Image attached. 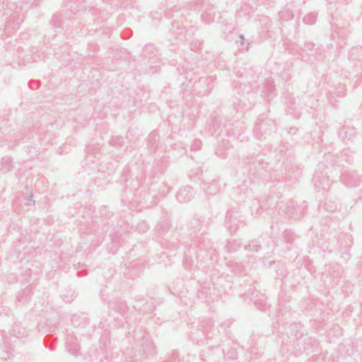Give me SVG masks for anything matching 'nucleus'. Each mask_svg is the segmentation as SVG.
I'll use <instances>...</instances> for the list:
<instances>
[{
	"instance_id": "obj_1",
	"label": "nucleus",
	"mask_w": 362,
	"mask_h": 362,
	"mask_svg": "<svg viewBox=\"0 0 362 362\" xmlns=\"http://www.w3.org/2000/svg\"><path fill=\"white\" fill-rule=\"evenodd\" d=\"M319 341L308 334L305 333L302 327L294 324L291 325V336L288 337L287 341L282 342L281 351L283 354H306L314 352L319 348Z\"/></svg>"
},
{
	"instance_id": "obj_2",
	"label": "nucleus",
	"mask_w": 362,
	"mask_h": 362,
	"mask_svg": "<svg viewBox=\"0 0 362 362\" xmlns=\"http://www.w3.org/2000/svg\"><path fill=\"white\" fill-rule=\"evenodd\" d=\"M250 179V184L259 180H277L275 172H272L268 163L264 162L259 155L249 153L241 160Z\"/></svg>"
},
{
	"instance_id": "obj_3",
	"label": "nucleus",
	"mask_w": 362,
	"mask_h": 362,
	"mask_svg": "<svg viewBox=\"0 0 362 362\" xmlns=\"http://www.w3.org/2000/svg\"><path fill=\"white\" fill-rule=\"evenodd\" d=\"M317 246L323 252H332L337 251L341 255V258L347 261L350 257L349 250L353 243L351 235L341 233L338 235H332L327 238L325 235H320L318 238L316 236Z\"/></svg>"
},
{
	"instance_id": "obj_4",
	"label": "nucleus",
	"mask_w": 362,
	"mask_h": 362,
	"mask_svg": "<svg viewBox=\"0 0 362 362\" xmlns=\"http://www.w3.org/2000/svg\"><path fill=\"white\" fill-rule=\"evenodd\" d=\"M226 127V120L223 122V117L216 112L211 115L205 127V130L209 134L216 135L217 141L222 142L221 144H218L216 149V154L221 158L226 156V151L229 148V140L223 137L225 136Z\"/></svg>"
},
{
	"instance_id": "obj_5",
	"label": "nucleus",
	"mask_w": 362,
	"mask_h": 362,
	"mask_svg": "<svg viewBox=\"0 0 362 362\" xmlns=\"http://www.w3.org/2000/svg\"><path fill=\"white\" fill-rule=\"evenodd\" d=\"M226 127V120L223 122V117L216 112L211 115L205 127V130L209 134L216 135L217 141L222 142L221 144H218L216 149V154L221 158L226 156V151L229 148V140L223 137L225 136Z\"/></svg>"
},
{
	"instance_id": "obj_6",
	"label": "nucleus",
	"mask_w": 362,
	"mask_h": 362,
	"mask_svg": "<svg viewBox=\"0 0 362 362\" xmlns=\"http://www.w3.org/2000/svg\"><path fill=\"white\" fill-rule=\"evenodd\" d=\"M170 229V220L167 218H162L158 221L155 227V232L160 245L164 249L174 251L179 247V240L172 235L173 231Z\"/></svg>"
},
{
	"instance_id": "obj_7",
	"label": "nucleus",
	"mask_w": 362,
	"mask_h": 362,
	"mask_svg": "<svg viewBox=\"0 0 362 362\" xmlns=\"http://www.w3.org/2000/svg\"><path fill=\"white\" fill-rule=\"evenodd\" d=\"M135 346L132 347L134 354L129 356L131 360L126 362H138V359L132 360V358H148L156 354V346L149 335L146 333L134 332Z\"/></svg>"
},
{
	"instance_id": "obj_8",
	"label": "nucleus",
	"mask_w": 362,
	"mask_h": 362,
	"mask_svg": "<svg viewBox=\"0 0 362 362\" xmlns=\"http://www.w3.org/2000/svg\"><path fill=\"white\" fill-rule=\"evenodd\" d=\"M189 253L193 254L198 262L202 263L211 259L216 255V250L213 248L211 240L205 238H197L194 240L187 248Z\"/></svg>"
},
{
	"instance_id": "obj_9",
	"label": "nucleus",
	"mask_w": 362,
	"mask_h": 362,
	"mask_svg": "<svg viewBox=\"0 0 362 362\" xmlns=\"http://www.w3.org/2000/svg\"><path fill=\"white\" fill-rule=\"evenodd\" d=\"M322 164L325 165L327 171L325 173L315 171L312 179L313 185L318 190L320 189V187L322 185H329V174H331L332 171L336 170L339 168L337 162L336 156L330 153L325 154L324 162Z\"/></svg>"
},
{
	"instance_id": "obj_10",
	"label": "nucleus",
	"mask_w": 362,
	"mask_h": 362,
	"mask_svg": "<svg viewBox=\"0 0 362 362\" xmlns=\"http://www.w3.org/2000/svg\"><path fill=\"white\" fill-rule=\"evenodd\" d=\"M269 110L261 114L256 122L253 134L257 139H262L266 135H270L276 131V123L274 119L269 118Z\"/></svg>"
},
{
	"instance_id": "obj_11",
	"label": "nucleus",
	"mask_w": 362,
	"mask_h": 362,
	"mask_svg": "<svg viewBox=\"0 0 362 362\" xmlns=\"http://www.w3.org/2000/svg\"><path fill=\"white\" fill-rule=\"evenodd\" d=\"M142 173L135 186V188L139 186L140 181L148 174L150 177L156 176L158 174H163L167 169L168 165V158L165 156L158 155L154 159L153 166L148 168L149 165L141 163ZM137 178L139 175L136 176Z\"/></svg>"
},
{
	"instance_id": "obj_12",
	"label": "nucleus",
	"mask_w": 362,
	"mask_h": 362,
	"mask_svg": "<svg viewBox=\"0 0 362 362\" xmlns=\"http://www.w3.org/2000/svg\"><path fill=\"white\" fill-rule=\"evenodd\" d=\"M343 273L344 269L340 264H327L322 273V280L325 286L334 287L339 284Z\"/></svg>"
},
{
	"instance_id": "obj_13",
	"label": "nucleus",
	"mask_w": 362,
	"mask_h": 362,
	"mask_svg": "<svg viewBox=\"0 0 362 362\" xmlns=\"http://www.w3.org/2000/svg\"><path fill=\"white\" fill-rule=\"evenodd\" d=\"M225 225L230 233L233 235L239 228L245 227L246 222L237 209H230L226 214Z\"/></svg>"
},
{
	"instance_id": "obj_14",
	"label": "nucleus",
	"mask_w": 362,
	"mask_h": 362,
	"mask_svg": "<svg viewBox=\"0 0 362 362\" xmlns=\"http://www.w3.org/2000/svg\"><path fill=\"white\" fill-rule=\"evenodd\" d=\"M244 301L247 304H253L255 307L262 311H265L268 305L264 294L258 291L255 288H250L244 295Z\"/></svg>"
},
{
	"instance_id": "obj_15",
	"label": "nucleus",
	"mask_w": 362,
	"mask_h": 362,
	"mask_svg": "<svg viewBox=\"0 0 362 362\" xmlns=\"http://www.w3.org/2000/svg\"><path fill=\"white\" fill-rule=\"evenodd\" d=\"M245 129L244 122L238 118L235 122L226 123L225 136L233 137L240 142L245 141L247 137L245 135Z\"/></svg>"
},
{
	"instance_id": "obj_16",
	"label": "nucleus",
	"mask_w": 362,
	"mask_h": 362,
	"mask_svg": "<svg viewBox=\"0 0 362 362\" xmlns=\"http://www.w3.org/2000/svg\"><path fill=\"white\" fill-rule=\"evenodd\" d=\"M296 1L292 0L286 4V6L279 11V18L284 21H291L294 18L295 12L300 16L301 14V7L305 4V1L302 0L298 5Z\"/></svg>"
},
{
	"instance_id": "obj_17",
	"label": "nucleus",
	"mask_w": 362,
	"mask_h": 362,
	"mask_svg": "<svg viewBox=\"0 0 362 362\" xmlns=\"http://www.w3.org/2000/svg\"><path fill=\"white\" fill-rule=\"evenodd\" d=\"M199 299L204 300L210 303L217 301L221 298V291L218 290L215 286H208L207 284H204L200 286L197 293Z\"/></svg>"
},
{
	"instance_id": "obj_18",
	"label": "nucleus",
	"mask_w": 362,
	"mask_h": 362,
	"mask_svg": "<svg viewBox=\"0 0 362 362\" xmlns=\"http://www.w3.org/2000/svg\"><path fill=\"white\" fill-rule=\"evenodd\" d=\"M195 6L203 8L201 20L204 24L209 25L214 21L216 11L214 5L207 4L205 0H199Z\"/></svg>"
},
{
	"instance_id": "obj_19",
	"label": "nucleus",
	"mask_w": 362,
	"mask_h": 362,
	"mask_svg": "<svg viewBox=\"0 0 362 362\" xmlns=\"http://www.w3.org/2000/svg\"><path fill=\"white\" fill-rule=\"evenodd\" d=\"M340 179L346 187L350 188L356 187L362 182V176L352 170H344L341 173Z\"/></svg>"
},
{
	"instance_id": "obj_20",
	"label": "nucleus",
	"mask_w": 362,
	"mask_h": 362,
	"mask_svg": "<svg viewBox=\"0 0 362 362\" xmlns=\"http://www.w3.org/2000/svg\"><path fill=\"white\" fill-rule=\"evenodd\" d=\"M144 267V261L141 259H136L126 264L125 269L124 271V276L131 279H134L141 275Z\"/></svg>"
},
{
	"instance_id": "obj_21",
	"label": "nucleus",
	"mask_w": 362,
	"mask_h": 362,
	"mask_svg": "<svg viewBox=\"0 0 362 362\" xmlns=\"http://www.w3.org/2000/svg\"><path fill=\"white\" fill-rule=\"evenodd\" d=\"M346 95L345 86L342 83H339L337 86L331 87L329 90L327 98L329 103L335 109L338 108V100L337 98H343Z\"/></svg>"
},
{
	"instance_id": "obj_22",
	"label": "nucleus",
	"mask_w": 362,
	"mask_h": 362,
	"mask_svg": "<svg viewBox=\"0 0 362 362\" xmlns=\"http://www.w3.org/2000/svg\"><path fill=\"white\" fill-rule=\"evenodd\" d=\"M211 221V218L206 220L203 217H194L189 222L188 226L194 233H200L202 235L205 233Z\"/></svg>"
},
{
	"instance_id": "obj_23",
	"label": "nucleus",
	"mask_w": 362,
	"mask_h": 362,
	"mask_svg": "<svg viewBox=\"0 0 362 362\" xmlns=\"http://www.w3.org/2000/svg\"><path fill=\"white\" fill-rule=\"evenodd\" d=\"M273 200L274 199L271 197L262 200H255L252 202V214H254L255 216H262L264 211H267L270 209Z\"/></svg>"
},
{
	"instance_id": "obj_24",
	"label": "nucleus",
	"mask_w": 362,
	"mask_h": 362,
	"mask_svg": "<svg viewBox=\"0 0 362 362\" xmlns=\"http://www.w3.org/2000/svg\"><path fill=\"white\" fill-rule=\"evenodd\" d=\"M0 334L4 344L3 346L0 345V359L2 361H6L11 358L13 348L10 338L6 335V332L4 330H1L0 331Z\"/></svg>"
},
{
	"instance_id": "obj_25",
	"label": "nucleus",
	"mask_w": 362,
	"mask_h": 362,
	"mask_svg": "<svg viewBox=\"0 0 362 362\" xmlns=\"http://www.w3.org/2000/svg\"><path fill=\"white\" fill-rule=\"evenodd\" d=\"M337 134L339 138L347 144L356 137L357 132L354 127L343 125L339 129Z\"/></svg>"
},
{
	"instance_id": "obj_26",
	"label": "nucleus",
	"mask_w": 362,
	"mask_h": 362,
	"mask_svg": "<svg viewBox=\"0 0 362 362\" xmlns=\"http://www.w3.org/2000/svg\"><path fill=\"white\" fill-rule=\"evenodd\" d=\"M76 4H72L70 6L69 8H67L66 10L63 11V13L61 15L59 14H54L53 15L52 20L50 23L55 28H59L61 26V24L62 23L64 19H69L72 16L76 14L75 8L74 6Z\"/></svg>"
},
{
	"instance_id": "obj_27",
	"label": "nucleus",
	"mask_w": 362,
	"mask_h": 362,
	"mask_svg": "<svg viewBox=\"0 0 362 362\" xmlns=\"http://www.w3.org/2000/svg\"><path fill=\"white\" fill-rule=\"evenodd\" d=\"M108 307L120 314L125 320L127 319L129 308L127 305L126 302L122 298H117L108 302Z\"/></svg>"
},
{
	"instance_id": "obj_28",
	"label": "nucleus",
	"mask_w": 362,
	"mask_h": 362,
	"mask_svg": "<svg viewBox=\"0 0 362 362\" xmlns=\"http://www.w3.org/2000/svg\"><path fill=\"white\" fill-rule=\"evenodd\" d=\"M110 242L107 245V250L109 253L115 255L119 248L122 246V239L121 233L114 232L110 234Z\"/></svg>"
},
{
	"instance_id": "obj_29",
	"label": "nucleus",
	"mask_w": 362,
	"mask_h": 362,
	"mask_svg": "<svg viewBox=\"0 0 362 362\" xmlns=\"http://www.w3.org/2000/svg\"><path fill=\"white\" fill-rule=\"evenodd\" d=\"M142 54L145 58L151 61L152 64L160 62L158 51L153 44H146L142 50Z\"/></svg>"
},
{
	"instance_id": "obj_30",
	"label": "nucleus",
	"mask_w": 362,
	"mask_h": 362,
	"mask_svg": "<svg viewBox=\"0 0 362 362\" xmlns=\"http://www.w3.org/2000/svg\"><path fill=\"white\" fill-rule=\"evenodd\" d=\"M10 334L21 340L23 343L28 341L30 336L29 332L25 327H22L20 322H14L12 329L10 331Z\"/></svg>"
},
{
	"instance_id": "obj_31",
	"label": "nucleus",
	"mask_w": 362,
	"mask_h": 362,
	"mask_svg": "<svg viewBox=\"0 0 362 362\" xmlns=\"http://www.w3.org/2000/svg\"><path fill=\"white\" fill-rule=\"evenodd\" d=\"M285 103L287 105V114L291 115L294 118L298 119L300 117V112L298 110L295 98L290 93L285 96Z\"/></svg>"
},
{
	"instance_id": "obj_32",
	"label": "nucleus",
	"mask_w": 362,
	"mask_h": 362,
	"mask_svg": "<svg viewBox=\"0 0 362 362\" xmlns=\"http://www.w3.org/2000/svg\"><path fill=\"white\" fill-rule=\"evenodd\" d=\"M194 194L192 187L186 185L177 192L176 199L180 203H187L193 198Z\"/></svg>"
},
{
	"instance_id": "obj_33",
	"label": "nucleus",
	"mask_w": 362,
	"mask_h": 362,
	"mask_svg": "<svg viewBox=\"0 0 362 362\" xmlns=\"http://www.w3.org/2000/svg\"><path fill=\"white\" fill-rule=\"evenodd\" d=\"M279 209L287 215L289 218L296 220V209H295L296 204L293 201H289L286 203L284 202L278 204Z\"/></svg>"
},
{
	"instance_id": "obj_34",
	"label": "nucleus",
	"mask_w": 362,
	"mask_h": 362,
	"mask_svg": "<svg viewBox=\"0 0 362 362\" xmlns=\"http://www.w3.org/2000/svg\"><path fill=\"white\" fill-rule=\"evenodd\" d=\"M276 153H279L280 158H291L294 155V148L288 141H282L279 148L276 149Z\"/></svg>"
},
{
	"instance_id": "obj_35",
	"label": "nucleus",
	"mask_w": 362,
	"mask_h": 362,
	"mask_svg": "<svg viewBox=\"0 0 362 362\" xmlns=\"http://www.w3.org/2000/svg\"><path fill=\"white\" fill-rule=\"evenodd\" d=\"M66 349L67 351L74 355L76 356L80 350V346L78 344L77 339L72 334H67L66 337Z\"/></svg>"
},
{
	"instance_id": "obj_36",
	"label": "nucleus",
	"mask_w": 362,
	"mask_h": 362,
	"mask_svg": "<svg viewBox=\"0 0 362 362\" xmlns=\"http://www.w3.org/2000/svg\"><path fill=\"white\" fill-rule=\"evenodd\" d=\"M147 148L150 153H155L159 144V135L156 130L152 131L146 138Z\"/></svg>"
},
{
	"instance_id": "obj_37",
	"label": "nucleus",
	"mask_w": 362,
	"mask_h": 362,
	"mask_svg": "<svg viewBox=\"0 0 362 362\" xmlns=\"http://www.w3.org/2000/svg\"><path fill=\"white\" fill-rule=\"evenodd\" d=\"M33 295V287L32 285L26 286L19 291L16 295V300L22 304L28 303Z\"/></svg>"
},
{
	"instance_id": "obj_38",
	"label": "nucleus",
	"mask_w": 362,
	"mask_h": 362,
	"mask_svg": "<svg viewBox=\"0 0 362 362\" xmlns=\"http://www.w3.org/2000/svg\"><path fill=\"white\" fill-rule=\"evenodd\" d=\"M252 104L248 100L239 99L233 103V110L237 114H243L251 110Z\"/></svg>"
},
{
	"instance_id": "obj_39",
	"label": "nucleus",
	"mask_w": 362,
	"mask_h": 362,
	"mask_svg": "<svg viewBox=\"0 0 362 362\" xmlns=\"http://www.w3.org/2000/svg\"><path fill=\"white\" fill-rule=\"evenodd\" d=\"M201 185L207 196L215 195L219 192V185L216 179L212 180L210 182H202Z\"/></svg>"
},
{
	"instance_id": "obj_40",
	"label": "nucleus",
	"mask_w": 362,
	"mask_h": 362,
	"mask_svg": "<svg viewBox=\"0 0 362 362\" xmlns=\"http://www.w3.org/2000/svg\"><path fill=\"white\" fill-rule=\"evenodd\" d=\"M283 240L286 243L287 250H291L295 241L299 236L293 230L286 229L283 232Z\"/></svg>"
},
{
	"instance_id": "obj_41",
	"label": "nucleus",
	"mask_w": 362,
	"mask_h": 362,
	"mask_svg": "<svg viewBox=\"0 0 362 362\" xmlns=\"http://www.w3.org/2000/svg\"><path fill=\"white\" fill-rule=\"evenodd\" d=\"M262 92L265 95L266 100L269 101L273 99L276 95V89L273 81L271 78H267L264 83Z\"/></svg>"
},
{
	"instance_id": "obj_42",
	"label": "nucleus",
	"mask_w": 362,
	"mask_h": 362,
	"mask_svg": "<svg viewBox=\"0 0 362 362\" xmlns=\"http://www.w3.org/2000/svg\"><path fill=\"white\" fill-rule=\"evenodd\" d=\"M286 176L291 180H297L302 175V168L299 165L294 163H290L286 167Z\"/></svg>"
},
{
	"instance_id": "obj_43",
	"label": "nucleus",
	"mask_w": 362,
	"mask_h": 362,
	"mask_svg": "<svg viewBox=\"0 0 362 362\" xmlns=\"http://www.w3.org/2000/svg\"><path fill=\"white\" fill-rule=\"evenodd\" d=\"M214 356L222 357L225 360L234 361L237 359V352L235 349L231 348L226 354L224 350L216 347L214 348Z\"/></svg>"
},
{
	"instance_id": "obj_44",
	"label": "nucleus",
	"mask_w": 362,
	"mask_h": 362,
	"mask_svg": "<svg viewBox=\"0 0 362 362\" xmlns=\"http://www.w3.org/2000/svg\"><path fill=\"white\" fill-rule=\"evenodd\" d=\"M57 320L54 322H50L47 319L45 321H41L37 325V330L41 334H47L49 332H52L54 331L56 328Z\"/></svg>"
},
{
	"instance_id": "obj_45",
	"label": "nucleus",
	"mask_w": 362,
	"mask_h": 362,
	"mask_svg": "<svg viewBox=\"0 0 362 362\" xmlns=\"http://www.w3.org/2000/svg\"><path fill=\"white\" fill-rule=\"evenodd\" d=\"M283 47L285 50L288 51L291 54H297L301 57L302 59L305 57V56L301 53V48L293 42L286 41L284 42Z\"/></svg>"
},
{
	"instance_id": "obj_46",
	"label": "nucleus",
	"mask_w": 362,
	"mask_h": 362,
	"mask_svg": "<svg viewBox=\"0 0 362 362\" xmlns=\"http://www.w3.org/2000/svg\"><path fill=\"white\" fill-rule=\"evenodd\" d=\"M324 49L322 46H317L314 47V50L308 53V58L305 59V61H309L310 62H313L315 60H320L323 57Z\"/></svg>"
},
{
	"instance_id": "obj_47",
	"label": "nucleus",
	"mask_w": 362,
	"mask_h": 362,
	"mask_svg": "<svg viewBox=\"0 0 362 362\" xmlns=\"http://www.w3.org/2000/svg\"><path fill=\"white\" fill-rule=\"evenodd\" d=\"M323 131L320 127L315 126L310 132V137L313 143L320 145L322 141Z\"/></svg>"
},
{
	"instance_id": "obj_48",
	"label": "nucleus",
	"mask_w": 362,
	"mask_h": 362,
	"mask_svg": "<svg viewBox=\"0 0 362 362\" xmlns=\"http://www.w3.org/2000/svg\"><path fill=\"white\" fill-rule=\"evenodd\" d=\"M248 351L254 358H258L262 354V349L257 347L255 336H252L251 344L248 348Z\"/></svg>"
},
{
	"instance_id": "obj_49",
	"label": "nucleus",
	"mask_w": 362,
	"mask_h": 362,
	"mask_svg": "<svg viewBox=\"0 0 362 362\" xmlns=\"http://www.w3.org/2000/svg\"><path fill=\"white\" fill-rule=\"evenodd\" d=\"M258 21L261 25V27L262 28V32H266L267 33L268 37H271L269 28L272 27V22L271 20L268 16H262L258 18Z\"/></svg>"
},
{
	"instance_id": "obj_50",
	"label": "nucleus",
	"mask_w": 362,
	"mask_h": 362,
	"mask_svg": "<svg viewBox=\"0 0 362 362\" xmlns=\"http://www.w3.org/2000/svg\"><path fill=\"white\" fill-rule=\"evenodd\" d=\"M23 22V19L16 18L15 16H11L8 20L6 21L5 25V29L8 30L9 29L15 30L18 28L21 23Z\"/></svg>"
},
{
	"instance_id": "obj_51",
	"label": "nucleus",
	"mask_w": 362,
	"mask_h": 362,
	"mask_svg": "<svg viewBox=\"0 0 362 362\" xmlns=\"http://www.w3.org/2000/svg\"><path fill=\"white\" fill-rule=\"evenodd\" d=\"M241 247V243L239 240H228L225 246V250L227 252H234L238 250Z\"/></svg>"
},
{
	"instance_id": "obj_52",
	"label": "nucleus",
	"mask_w": 362,
	"mask_h": 362,
	"mask_svg": "<svg viewBox=\"0 0 362 362\" xmlns=\"http://www.w3.org/2000/svg\"><path fill=\"white\" fill-rule=\"evenodd\" d=\"M216 79V76H210L204 78H201L199 83H204L206 85V94H209L214 88V83Z\"/></svg>"
},
{
	"instance_id": "obj_53",
	"label": "nucleus",
	"mask_w": 362,
	"mask_h": 362,
	"mask_svg": "<svg viewBox=\"0 0 362 362\" xmlns=\"http://www.w3.org/2000/svg\"><path fill=\"white\" fill-rule=\"evenodd\" d=\"M235 42L241 51H247L249 49L250 43L249 42H245V39L243 35H238Z\"/></svg>"
},
{
	"instance_id": "obj_54",
	"label": "nucleus",
	"mask_w": 362,
	"mask_h": 362,
	"mask_svg": "<svg viewBox=\"0 0 362 362\" xmlns=\"http://www.w3.org/2000/svg\"><path fill=\"white\" fill-rule=\"evenodd\" d=\"M125 139L121 136H113L109 141L110 146L116 148H121L124 146Z\"/></svg>"
},
{
	"instance_id": "obj_55",
	"label": "nucleus",
	"mask_w": 362,
	"mask_h": 362,
	"mask_svg": "<svg viewBox=\"0 0 362 362\" xmlns=\"http://www.w3.org/2000/svg\"><path fill=\"white\" fill-rule=\"evenodd\" d=\"M276 274L279 278L283 279L288 274V270L284 263L279 262L276 266Z\"/></svg>"
},
{
	"instance_id": "obj_56",
	"label": "nucleus",
	"mask_w": 362,
	"mask_h": 362,
	"mask_svg": "<svg viewBox=\"0 0 362 362\" xmlns=\"http://www.w3.org/2000/svg\"><path fill=\"white\" fill-rule=\"evenodd\" d=\"M184 252L185 257L182 259V264L186 269H190L193 264V257H194V255L193 254L189 253L188 249Z\"/></svg>"
},
{
	"instance_id": "obj_57",
	"label": "nucleus",
	"mask_w": 362,
	"mask_h": 362,
	"mask_svg": "<svg viewBox=\"0 0 362 362\" xmlns=\"http://www.w3.org/2000/svg\"><path fill=\"white\" fill-rule=\"evenodd\" d=\"M295 209H296V220L301 218L303 214L306 212L308 209V203L305 201H303L300 204L296 205L295 206Z\"/></svg>"
},
{
	"instance_id": "obj_58",
	"label": "nucleus",
	"mask_w": 362,
	"mask_h": 362,
	"mask_svg": "<svg viewBox=\"0 0 362 362\" xmlns=\"http://www.w3.org/2000/svg\"><path fill=\"white\" fill-rule=\"evenodd\" d=\"M317 17V13L310 12L304 16L303 21L306 25H313L316 23Z\"/></svg>"
},
{
	"instance_id": "obj_59",
	"label": "nucleus",
	"mask_w": 362,
	"mask_h": 362,
	"mask_svg": "<svg viewBox=\"0 0 362 362\" xmlns=\"http://www.w3.org/2000/svg\"><path fill=\"white\" fill-rule=\"evenodd\" d=\"M2 170L5 172L11 171L13 169V159L10 157H4L1 159Z\"/></svg>"
},
{
	"instance_id": "obj_60",
	"label": "nucleus",
	"mask_w": 362,
	"mask_h": 362,
	"mask_svg": "<svg viewBox=\"0 0 362 362\" xmlns=\"http://www.w3.org/2000/svg\"><path fill=\"white\" fill-rule=\"evenodd\" d=\"M214 65L219 69L221 70H229L230 67L226 64L225 59L221 57L218 56L214 59Z\"/></svg>"
},
{
	"instance_id": "obj_61",
	"label": "nucleus",
	"mask_w": 362,
	"mask_h": 362,
	"mask_svg": "<svg viewBox=\"0 0 362 362\" xmlns=\"http://www.w3.org/2000/svg\"><path fill=\"white\" fill-rule=\"evenodd\" d=\"M355 151L350 148H347L344 149L341 151V156L345 158L346 161L348 163H351L354 160V156L355 155Z\"/></svg>"
},
{
	"instance_id": "obj_62",
	"label": "nucleus",
	"mask_w": 362,
	"mask_h": 362,
	"mask_svg": "<svg viewBox=\"0 0 362 362\" xmlns=\"http://www.w3.org/2000/svg\"><path fill=\"white\" fill-rule=\"evenodd\" d=\"M345 34V30L343 28H333L332 29L331 37L332 40H336L337 38H342Z\"/></svg>"
},
{
	"instance_id": "obj_63",
	"label": "nucleus",
	"mask_w": 362,
	"mask_h": 362,
	"mask_svg": "<svg viewBox=\"0 0 362 362\" xmlns=\"http://www.w3.org/2000/svg\"><path fill=\"white\" fill-rule=\"evenodd\" d=\"M262 247L260 244L255 240L250 241L247 245L245 246V250L254 251L255 252H259Z\"/></svg>"
},
{
	"instance_id": "obj_64",
	"label": "nucleus",
	"mask_w": 362,
	"mask_h": 362,
	"mask_svg": "<svg viewBox=\"0 0 362 362\" xmlns=\"http://www.w3.org/2000/svg\"><path fill=\"white\" fill-rule=\"evenodd\" d=\"M103 145L95 143L91 144L86 146V151L88 153H96L102 149Z\"/></svg>"
}]
</instances>
